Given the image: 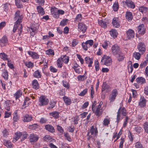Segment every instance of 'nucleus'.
I'll return each mask as SVG.
<instances>
[{"label":"nucleus","instance_id":"obj_60","mask_svg":"<svg viewBox=\"0 0 148 148\" xmlns=\"http://www.w3.org/2000/svg\"><path fill=\"white\" fill-rule=\"evenodd\" d=\"M62 84L63 86L67 89H69L70 87V84L66 80L62 81Z\"/></svg>","mask_w":148,"mask_h":148},{"label":"nucleus","instance_id":"obj_2","mask_svg":"<svg viewBox=\"0 0 148 148\" xmlns=\"http://www.w3.org/2000/svg\"><path fill=\"white\" fill-rule=\"evenodd\" d=\"M101 63L102 64L109 66L112 64V60L110 57L104 55L102 57Z\"/></svg>","mask_w":148,"mask_h":148},{"label":"nucleus","instance_id":"obj_12","mask_svg":"<svg viewBox=\"0 0 148 148\" xmlns=\"http://www.w3.org/2000/svg\"><path fill=\"white\" fill-rule=\"evenodd\" d=\"M18 110H15L13 114V123L17 122L20 119V117L18 114Z\"/></svg>","mask_w":148,"mask_h":148},{"label":"nucleus","instance_id":"obj_53","mask_svg":"<svg viewBox=\"0 0 148 148\" xmlns=\"http://www.w3.org/2000/svg\"><path fill=\"white\" fill-rule=\"evenodd\" d=\"M15 135L14 138L15 139V141H16L21 137L22 133L19 132H17L15 133Z\"/></svg>","mask_w":148,"mask_h":148},{"label":"nucleus","instance_id":"obj_26","mask_svg":"<svg viewBox=\"0 0 148 148\" xmlns=\"http://www.w3.org/2000/svg\"><path fill=\"white\" fill-rule=\"evenodd\" d=\"M30 99L27 97H26L25 98L23 106L24 108L28 107L30 104Z\"/></svg>","mask_w":148,"mask_h":148},{"label":"nucleus","instance_id":"obj_46","mask_svg":"<svg viewBox=\"0 0 148 148\" xmlns=\"http://www.w3.org/2000/svg\"><path fill=\"white\" fill-rule=\"evenodd\" d=\"M25 65L28 68H32L34 66V64L31 62H24Z\"/></svg>","mask_w":148,"mask_h":148},{"label":"nucleus","instance_id":"obj_42","mask_svg":"<svg viewBox=\"0 0 148 148\" xmlns=\"http://www.w3.org/2000/svg\"><path fill=\"white\" fill-rule=\"evenodd\" d=\"M111 36L114 38H116L117 36V32L115 29H112L110 31Z\"/></svg>","mask_w":148,"mask_h":148},{"label":"nucleus","instance_id":"obj_23","mask_svg":"<svg viewBox=\"0 0 148 148\" xmlns=\"http://www.w3.org/2000/svg\"><path fill=\"white\" fill-rule=\"evenodd\" d=\"M112 24L113 26L115 27L118 28L120 26L119 21L117 18H114L113 19Z\"/></svg>","mask_w":148,"mask_h":148},{"label":"nucleus","instance_id":"obj_28","mask_svg":"<svg viewBox=\"0 0 148 148\" xmlns=\"http://www.w3.org/2000/svg\"><path fill=\"white\" fill-rule=\"evenodd\" d=\"M29 31L30 32V34L32 37H34L35 35V32L36 30V28L35 27L32 26L30 27H27Z\"/></svg>","mask_w":148,"mask_h":148},{"label":"nucleus","instance_id":"obj_9","mask_svg":"<svg viewBox=\"0 0 148 148\" xmlns=\"http://www.w3.org/2000/svg\"><path fill=\"white\" fill-rule=\"evenodd\" d=\"M8 43V41L7 37L5 35H4L0 39V45L2 47L5 46Z\"/></svg>","mask_w":148,"mask_h":148},{"label":"nucleus","instance_id":"obj_27","mask_svg":"<svg viewBox=\"0 0 148 148\" xmlns=\"http://www.w3.org/2000/svg\"><path fill=\"white\" fill-rule=\"evenodd\" d=\"M136 81L138 84H142L146 82L145 79L142 77H139L136 79Z\"/></svg>","mask_w":148,"mask_h":148},{"label":"nucleus","instance_id":"obj_14","mask_svg":"<svg viewBox=\"0 0 148 148\" xmlns=\"http://www.w3.org/2000/svg\"><path fill=\"white\" fill-rule=\"evenodd\" d=\"M124 3L128 8L133 9L135 8L134 3L131 0H126Z\"/></svg>","mask_w":148,"mask_h":148},{"label":"nucleus","instance_id":"obj_41","mask_svg":"<svg viewBox=\"0 0 148 148\" xmlns=\"http://www.w3.org/2000/svg\"><path fill=\"white\" fill-rule=\"evenodd\" d=\"M138 10L142 13H145L148 12V8L145 6H140L139 7Z\"/></svg>","mask_w":148,"mask_h":148},{"label":"nucleus","instance_id":"obj_29","mask_svg":"<svg viewBox=\"0 0 148 148\" xmlns=\"http://www.w3.org/2000/svg\"><path fill=\"white\" fill-rule=\"evenodd\" d=\"M37 11L40 15H43L45 14V12L43 8L42 7L39 5L37 6L36 8Z\"/></svg>","mask_w":148,"mask_h":148},{"label":"nucleus","instance_id":"obj_49","mask_svg":"<svg viewBox=\"0 0 148 148\" xmlns=\"http://www.w3.org/2000/svg\"><path fill=\"white\" fill-rule=\"evenodd\" d=\"M45 53L46 55L48 56L51 55L54 56L55 54L54 51L51 49H49L48 50H47L45 51Z\"/></svg>","mask_w":148,"mask_h":148},{"label":"nucleus","instance_id":"obj_8","mask_svg":"<svg viewBox=\"0 0 148 148\" xmlns=\"http://www.w3.org/2000/svg\"><path fill=\"white\" fill-rule=\"evenodd\" d=\"M126 38L128 40L133 39L135 36V32L134 30L132 29H129L127 31Z\"/></svg>","mask_w":148,"mask_h":148},{"label":"nucleus","instance_id":"obj_57","mask_svg":"<svg viewBox=\"0 0 148 148\" xmlns=\"http://www.w3.org/2000/svg\"><path fill=\"white\" fill-rule=\"evenodd\" d=\"M82 15L81 14H77L75 17V19L74 21H81L82 19Z\"/></svg>","mask_w":148,"mask_h":148},{"label":"nucleus","instance_id":"obj_1","mask_svg":"<svg viewBox=\"0 0 148 148\" xmlns=\"http://www.w3.org/2000/svg\"><path fill=\"white\" fill-rule=\"evenodd\" d=\"M23 18V16L19 10H18L15 12L14 19L16 22L14 23L12 31L14 33L18 28V33L19 36H20L22 33L23 25L20 23L22 21Z\"/></svg>","mask_w":148,"mask_h":148},{"label":"nucleus","instance_id":"obj_30","mask_svg":"<svg viewBox=\"0 0 148 148\" xmlns=\"http://www.w3.org/2000/svg\"><path fill=\"white\" fill-rule=\"evenodd\" d=\"M85 61L86 63L88 64V66L89 67L92 66V64L93 62V60L89 57H86L85 58Z\"/></svg>","mask_w":148,"mask_h":148},{"label":"nucleus","instance_id":"obj_7","mask_svg":"<svg viewBox=\"0 0 148 148\" xmlns=\"http://www.w3.org/2000/svg\"><path fill=\"white\" fill-rule=\"evenodd\" d=\"M137 48L139 52L142 54L144 53L146 51V46L144 42H139L137 46Z\"/></svg>","mask_w":148,"mask_h":148},{"label":"nucleus","instance_id":"obj_5","mask_svg":"<svg viewBox=\"0 0 148 148\" xmlns=\"http://www.w3.org/2000/svg\"><path fill=\"white\" fill-rule=\"evenodd\" d=\"M121 51L120 47L117 44L113 45L111 47V53L114 56Z\"/></svg>","mask_w":148,"mask_h":148},{"label":"nucleus","instance_id":"obj_22","mask_svg":"<svg viewBox=\"0 0 148 148\" xmlns=\"http://www.w3.org/2000/svg\"><path fill=\"white\" fill-rule=\"evenodd\" d=\"M78 25L79 29L83 33H84L87 29L86 26L83 23H79Z\"/></svg>","mask_w":148,"mask_h":148},{"label":"nucleus","instance_id":"obj_19","mask_svg":"<svg viewBox=\"0 0 148 148\" xmlns=\"http://www.w3.org/2000/svg\"><path fill=\"white\" fill-rule=\"evenodd\" d=\"M90 133L91 135H97L98 133L97 129V127L94 128V126H92L90 127V131L88 133L87 135L89 136Z\"/></svg>","mask_w":148,"mask_h":148},{"label":"nucleus","instance_id":"obj_15","mask_svg":"<svg viewBox=\"0 0 148 148\" xmlns=\"http://www.w3.org/2000/svg\"><path fill=\"white\" fill-rule=\"evenodd\" d=\"M33 117L28 114L24 115L22 117V120L25 122H29L32 120Z\"/></svg>","mask_w":148,"mask_h":148},{"label":"nucleus","instance_id":"obj_16","mask_svg":"<svg viewBox=\"0 0 148 148\" xmlns=\"http://www.w3.org/2000/svg\"><path fill=\"white\" fill-rule=\"evenodd\" d=\"M137 31L139 34L141 35L144 34L145 32V29L143 24L140 25L137 27Z\"/></svg>","mask_w":148,"mask_h":148},{"label":"nucleus","instance_id":"obj_10","mask_svg":"<svg viewBox=\"0 0 148 148\" xmlns=\"http://www.w3.org/2000/svg\"><path fill=\"white\" fill-rule=\"evenodd\" d=\"M73 68L75 72L78 74L81 73V70L82 69L81 67L76 62H74L73 63Z\"/></svg>","mask_w":148,"mask_h":148},{"label":"nucleus","instance_id":"obj_33","mask_svg":"<svg viewBox=\"0 0 148 148\" xmlns=\"http://www.w3.org/2000/svg\"><path fill=\"white\" fill-rule=\"evenodd\" d=\"M22 95V92L21 90H18L14 94V97L16 100L19 99Z\"/></svg>","mask_w":148,"mask_h":148},{"label":"nucleus","instance_id":"obj_55","mask_svg":"<svg viewBox=\"0 0 148 148\" xmlns=\"http://www.w3.org/2000/svg\"><path fill=\"white\" fill-rule=\"evenodd\" d=\"M69 20L66 18L63 19L60 23V25L64 26L66 25L68 23Z\"/></svg>","mask_w":148,"mask_h":148},{"label":"nucleus","instance_id":"obj_36","mask_svg":"<svg viewBox=\"0 0 148 148\" xmlns=\"http://www.w3.org/2000/svg\"><path fill=\"white\" fill-rule=\"evenodd\" d=\"M4 145L8 148H12L13 144L9 140H5L4 141Z\"/></svg>","mask_w":148,"mask_h":148},{"label":"nucleus","instance_id":"obj_24","mask_svg":"<svg viewBox=\"0 0 148 148\" xmlns=\"http://www.w3.org/2000/svg\"><path fill=\"white\" fill-rule=\"evenodd\" d=\"M32 88L35 89L37 90L39 88V84L36 79H34L32 82Z\"/></svg>","mask_w":148,"mask_h":148},{"label":"nucleus","instance_id":"obj_37","mask_svg":"<svg viewBox=\"0 0 148 148\" xmlns=\"http://www.w3.org/2000/svg\"><path fill=\"white\" fill-rule=\"evenodd\" d=\"M63 99L66 105H70L71 103V99L66 96H64L63 97Z\"/></svg>","mask_w":148,"mask_h":148},{"label":"nucleus","instance_id":"obj_62","mask_svg":"<svg viewBox=\"0 0 148 148\" xmlns=\"http://www.w3.org/2000/svg\"><path fill=\"white\" fill-rule=\"evenodd\" d=\"M90 96L91 99H93L95 96V91L92 86L90 87Z\"/></svg>","mask_w":148,"mask_h":148},{"label":"nucleus","instance_id":"obj_59","mask_svg":"<svg viewBox=\"0 0 148 148\" xmlns=\"http://www.w3.org/2000/svg\"><path fill=\"white\" fill-rule=\"evenodd\" d=\"M119 8V5L118 3H114L112 6V8L113 10L116 12L117 11Z\"/></svg>","mask_w":148,"mask_h":148},{"label":"nucleus","instance_id":"obj_48","mask_svg":"<svg viewBox=\"0 0 148 148\" xmlns=\"http://www.w3.org/2000/svg\"><path fill=\"white\" fill-rule=\"evenodd\" d=\"M121 108H119V109L118 112H117V115L116 116V122H117V123H118L121 120V112L120 111Z\"/></svg>","mask_w":148,"mask_h":148},{"label":"nucleus","instance_id":"obj_21","mask_svg":"<svg viewBox=\"0 0 148 148\" xmlns=\"http://www.w3.org/2000/svg\"><path fill=\"white\" fill-rule=\"evenodd\" d=\"M117 60L119 62L123 61L125 58L124 54L121 51L115 56Z\"/></svg>","mask_w":148,"mask_h":148},{"label":"nucleus","instance_id":"obj_43","mask_svg":"<svg viewBox=\"0 0 148 148\" xmlns=\"http://www.w3.org/2000/svg\"><path fill=\"white\" fill-rule=\"evenodd\" d=\"M8 56L4 52L0 53V58L4 60H8Z\"/></svg>","mask_w":148,"mask_h":148},{"label":"nucleus","instance_id":"obj_56","mask_svg":"<svg viewBox=\"0 0 148 148\" xmlns=\"http://www.w3.org/2000/svg\"><path fill=\"white\" fill-rule=\"evenodd\" d=\"M135 148H144L143 145L140 142H137L134 144Z\"/></svg>","mask_w":148,"mask_h":148},{"label":"nucleus","instance_id":"obj_25","mask_svg":"<svg viewBox=\"0 0 148 148\" xmlns=\"http://www.w3.org/2000/svg\"><path fill=\"white\" fill-rule=\"evenodd\" d=\"M45 128L51 133H53L55 131L54 127L52 125L49 124L46 125L45 126Z\"/></svg>","mask_w":148,"mask_h":148},{"label":"nucleus","instance_id":"obj_50","mask_svg":"<svg viewBox=\"0 0 148 148\" xmlns=\"http://www.w3.org/2000/svg\"><path fill=\"white\" fill-rule=\"evenodd\" d=\"M125 141V138L123 137H121L120 139V141L118 147L119 148H123V144Z\"/></svg>","mask_w":148,"mask_h":148},{"label":"nucleus","instance_id":"obj_32","mask_svg":"<svg viewBox=\"0 0 148 148\" xmlns=\"http://www.w3.org/2000/svg\"><path fill=\"white\" fill-rule=\"evenodd\" d=\"M59 114L60 112L57 111L52 112L49 114L50 116H52L55 119H57L59 117Z\"/></svg>","mask_w":148,"mask_h":148},{"label":"nucleus","instance_id":"obj_13","mask_svg":"<svg viewBox=\"0 0 148 148\" xmlns=\"http://www.w3.org/2000/svg\"><path fill=\"white\" fill-rule=\"evenodd\" d=\"M111 87L108 85L106 82H103L101 88V92L106 90L107 92L110 91L111 90Z\"/></svg>","mask_w":148,"mask_h":148},{"label":"nucleus","instance_id":"obj_51","mask_svg":"<svg viewBox=\"0 0 148 148\" xmlns=\"http://www.w3.org/2000/svg\"><path fill=\"white\" fill-rule=\"evenodd\" d=\"M2 75L4 79L7 80L8 79V75L7 70H4L3 72Z\"/></svg>","mask_w":148,"mask_h":148},{"label":"nucleus","instance_id":"obj_17","mask_svg":"<svg viewBox=\"0 0 148 148\" xmlns=\"http://www.w3.org/2000/svg\"><path fill=\"white\" fill-rule=\"evenodd\" d=\"M29 138L30 142H33L37 141L39 139V137L36 134H32L30 135Z\"/></svg>","mask_w":148,"mask_h":148},{"label":"nucleus","instance_id":"obj_61","mask_svg":"<svg viewBox=\"0 0 148 148\" xmlns=\"http://www.w3.org/2000/svg\"><path fill=\"white\" fill-rule=\"evenodd\" d=\"M88 91V89L87 88H85L82 92L78 94V95L81 96H83L87 93Z\"/></svg>","mask_w":148,"mask_h":148},{"label":"nucleus","instance_id":"obj_52","mask_svg":"<svg viewBox=\"0 0 148 148\" xmlns=\"http://www.w3.org/2000/svg\"><path fill=\"white\" fill-rule=\"evenodd\" d=\"M133 57L136 59L138 60L140 58L141 55L138 52H135L133 53Z\"/></svg>","mask_w":148,"mask_h":148},{"label":"nucleus","instance_id":"obj_39","mask_svg":"<svg viewBox=\"0 0 148 148\" xmlns=\"http://www.w3.org/2000/svg\"><path fill=\"white\" fill-rule=\"evenodd\" d=\"M60 58H62L63 62L65 64L68 63L69 61V58L66 55L62 56Z\"/></svg>","mask_w":148,"mask_h":148},{"label":"nucleus","instance_id":"obj_11","mask_svg":"<svg viewBox=\"0 0 148 148\" xmlns=\"http://www.w3.org/2000/svg\"><path fill=\"white\" fill-rule=\"evenodd\" d=\"M51 14L53 16L56 18H58L59 17L58 13V9L55 7L51 8Z\"/></svg>","mask_w":148,"mask_h":148},{"label":"nucleus","instance_id":"obj_31","mask_svg":"<svg viewBox=\"0 0 148 148\" xmlns=\"http://www.w3.org/2000/svg\"><path fill=\"white\" fill-rule=\"evenodd\" d=\"M41 72L38 69L35 71L33 74V76L36 78H41L42 77Z\"/></svg>","mask_w":148,"mask_h":148},{"label":"nucleus","instance_id":"obj_47","mask_svg":"<svg viewBox=\"0 0 148 148\" xmlns=\"http://www.w3.org/2000/svg\"><path fill=\"white\" fill-rule=\"evenodd\" d=\"M43 140L47 142H51L53 140V139L51 136L47 135L45 136L43 138Z\"/></svg>","mask_w":148,"mask_h":148},{"label":"nucleus","instance_id":"obj_34","mask_svg":"<svg viewBox=\"0 0 148 148\" xmlns=\"http://www.w3.org/2000/svg\"><path fill=\"white\" fill-rule=\"evenodd\" d=\"M98 23L99 24L102 28L105 29L107 27L106 22L103 20H98Z\"/></svg>","mask_w":148,"mask_h":148},{"label":"nucleus","instance_id":"obj_20","mask_svg":"<svg viewBox=\"0 0 148 148\" xmlns=\"http://www.w3.org/2000/svg\"><path fill=\"white\" fill-rule=\"evenodd\" d=\"M146 100L143 96H141L139 102V105L142 108H144L146 106Z\"/></svg>","mask_w":148,"mask_h":148},{"label":"nucleus","instance_id":"obj_58","mask_svg":"<svg viewBox=\"0 0 148 148\" xmlns=\"http://www.w3.org/2000/svg\"><path fill=\"white\" fill-rule=\"evenodd\" d=\"M81 45L83 49L86 51H87L88 48L89 47V45L87 44L86 42L82 43Z\"/></svg>","mask_w":148,"mask_h":148},{"label":"nucleus","instance_id":"obj_35","mask_svg":"<svg viewBox=\"0 0 148 148\" xmlns=\"http://www.w3.org/2000/svg\"><path fill=\"white\" fill-rule=\"evenodd\" d=\"M125 17L129 21H131L133 18L132 14L130 12H127L125 14Z\"/></svg>","mask_w":148,"mask_h":148},{"label":"nucleus","instance_id":"obj_40","mask_svg":"<svg viewBox=\"0 0 148 148\" xmlns=\"http://www.w3.org/2000/svg\"><path fill=\"white\" fill-rule=\"evenodd\" d=\"M128 63V69L129 73H131L133 71V69L132 62L130 61H129L127 62Z\"/></svg>","mask_w":148,"mask_h":148},{"label":"nucleus","instance_id":"obj_63","mask_svg":"<svg viewBox=\"0 0 148 148\" xmlns=\"http://www.w3.org/2000/svg\"><path fill=\"white\" fill-rule=\"evenodd\" d=\"M79 120V116L78 115H76L74 118L73 122L74 124L77 125L78 123V121Z\"/></svg>","mask_w":148,"mask_h":148},{"label":"nucleus","instance_id":"obj_6","mask_svg":"<svg viewBox=\"0 0 148 148\" xmlns=\"http://www.w3.org/2000/svg\"><path fill=\"white\" fill-rule=\"evenodd\" d=\"M118 94V91L116 89L113 90L110 95L109 100L110 102H112L114 101Z\"/></svg>","mask_w":148,"mask_h":148},{"label":"nucleus","instance_id":"obj_44","mask_svg":"<svg viewBox=\"0 0 148 148\" xmlns=\"http://www.w3.org/2000/svg\"><path fill=\"white\" fill-rule=\"evenodd\" d=\"M15 5L18 8H21L23 7L21 1L20 0H15Z\"/></svg>","mask_w":148,"mask_h":148},{"label":"nucleus","instance_id":"obj_18","mask_svg":"<svg viewBox=\"0 0 148 148\" xmlns=\"http://www.w3.org/2000/svg\"><path fill=\"white\" fill-rule=\"evenodd\" d=\"M27 52L28 54L33 59H38L39 58V56L37 53L31 51H28Z\"/></svg>","mask_w":148,"mask_h":148},{"label":"nucleus","instance_id":"obj_45","mask_svg":"<svg viewBox=\"0 0 148 148\" xmlns=\"http://www.w3.org/2000/svg\"><path fill=\"white\" fill-rule=\"evenodd\" d=\"M63 62L62 58H58L57 61V65L58 68H62V66Z\"/></svg>","mask_w":148,"mask_h":148},{"label":"nucleus","instance_id":"obj_64","mask_svg":"<svg viewBox=\"0 0 148 148\" xmlns=\"http://www.w3.org/2000/svg\"><path fill=\"white\" fill-rule=\"evenodd\" d=\"M143 128L145 132L147 133H148V122H146L144 123Z\"/></svg>","mask_w":148,"mask_h":148},{"label":"nucleus","instance_id":"obj_54","mask_svg":"<svg viewBox=\"0 0 148 148\" xmlns=\"http://www.w3.org/2000/svg\"><path fill=\"white\" fill-rule=\"evenodd\" d=\"M104 126L108 127L110 123V120L108 118H105L103 121Z\"/></svg>","mask_w":148,"mask_h":148},{"label":"nucleus","instance_id":"obj_4","mask_svg":"<svg viewBox=\"0 0 148 148\" xmlns=\"http://www.w3.org/2000/svg\"><path fill=\"white\" fill-rule=\"evenodd\" d=\"M102 104V102H100L98 106L96 108L92 110V111L94 113L97 117L101 116L102 113V109L101 108V105Z\"/></svg>","mask_w":148,"mask_h":148},{"label":"nucleus","instance_id":"obj_3","mask_svg":"<svg viewBox=\"0 0 148 148\" xmlns=\"http://www.w3.org/2000/svg\"><path fill=\"white\" fill-rule=\"evenodd\" d=\"M49 102V99L44 95L40 96L39 98L38 104L40 106L47 105Z\"/></svg>","mask_w":148,"mask_h":148},{"label":"nucleus","instance_id":"obj_38","mask_svg":"<svg viewBox=\"0 0 148 148\" xmlns=\"http://www.w3.org/2000/svg\"><path fill=\"white\" fill-rule=\"evenodd\" d=\"M11 6L9 3H6L3 5V8L4 10L6 12H8L9 10L11 8Z\"/></svg>","mask_w":148,"mask_h":148}]
</instances>
